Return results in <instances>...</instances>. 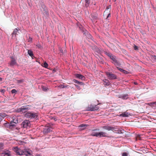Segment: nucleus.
I'll use <instances>...</instances> for the list:
<instances>
[{"label":"nucleus","instance_id":"obj_2","mask_svg":"<svg viewBox=\"0 0 156 156\" xmlns=\"http://www.w3.org/2000/svg\"><path fill=\"white\" fill-rule=\"evenodd\" d=\"M100 104H99L97 105H89L87 108L86 110L87 111H94L98 110L99 109V107L98 105Z\"/></svg>","mask_w":156,"mask_h":156},{"label":"nucleus","instance_id":"obj_22","mask_svg":"<svg viewBox=\"0 0 156 156\" xmlns=\"http://www.w3.org/2000/svg\"><path fill=\"white\" fill-rule=\"evenodd\" d=\"M80 29L81 30L82 32L84 34H86V30L81 25L79 27Z\"/></svg>","mask_w":156,"mask_h":156},{"label":"nucleus","instance_id":"obj_40","mask_svg":"<svg viewBox=\"0 0 156 156\" xmlns=\"http://www.w3.org/2000/svg\"><path fill=\"white\" fill-rule=\"evenodd\" d=\"M115 57V56H114V55H113L112 54H111V55L109 56L110 58L112 60L113 58H114Z\"/></svg>","mask_w":156,"mask_h":156},{"label":"nucleus","instance_id":"obj_29","mask_svg":"<svg viewBox=\"0 0 156 156\" xmlns=\"http://www.w3.org/2000/svg\"><path fill=\"white\" fill-rule=\"evenodd\" d=\"M148 105L151 106H155L156 105V102L150 103Z\"/></svg>","mask_w":156,"mask_h":156},{"label":"nucleus","instance_id":"obj_56","mask_svg":"<svg viewBox=\"0 0 156 156\" xmlns=\"http://www.w3.org/2000/svg\"><path fill=\"white\" fill-rule=\"evenodd\" d=\"M114 2H116V0H112Z\"/></svg>","mask_w":156,"mask_h":156},{"label":"nucleus","instance_id":"obj_49","mask_svg":"<svg viewBox=\"0 0 156 156\" xmlns=\"http://www.w3.org/2000/svg\"><path fill=\"white\" fill-rule=\"evenodd\" d=\"M32 38H31L30 37H29L28 41L29 42H31L32 41Z\"/></svg>","mask_w":156,"mask_h":156},{"label":"nucleus","instance_id":"obj_35","mask_svg":"<svg viewBox=\"0 0 156 156\" xmlns=\"http://www.w3.org/2000/svg\"><path fill=\"white\" fill-rule=\"evenodd\" d=\"M111 5H109V6H108L107 8H106V10L104 12V14H105V13H106V11H107L108 10V9H110L111 8Z\"/></svg>","mask_w":156,"mask_h":156},{"label":"nucleus","instance_id":"obj_53","mask_svg":"<svg viewBox=\"0 0 156 156\" xmlns=\"http://www.w3.org/2000/svg\"><path fill=\"white\" fill-rule=\"evenodd\" d=\"M2 78L0 77V81H2Z\"/></svg>","mask_w":156,"mask_h":156},{"label":"nucleus","instance_id":"obj_32","mask_svg":"<svg viewBox=\"0 0 156 156\" xmlns=\"http://www.w3.org/2000/svg\"><path fill=\"white\" fill-rule=\"evenodd\" d=\"M86 35L88 38L92 40V37L90 34L87 33Z\"/></svg>","mask_w":156,"mask_h":156},{"label":"nucleus","instance_id":"obj_17","mask_svg":"<svg viewBox=\"0 0 156 156\" xmlns=\"http://www.w3.org/2000/svg\"><path fill=\"white\" fill-rule=\"evenodd\" d=\"M75 76L76 77L82 80H84L85 78V77L83 75L79 74H76Z\"/></svg>","mask_w":156,"mask_h":156},{"label":"nucleus","instance_id":"obj_43","mask_svg":"<svg viewBox=\"0 0 156 156\" xmlns=\"http://www.w3.org/2000/svg\"><path fill=\"white\" fill-rule=\"evenodd\" d=\"M48 88L47 87H42V90L44 91H46Z\"/></svg>","mask_w":156,"mask_h":156},{"label":"nucleus","instance_id":"obj_16","mask_svg":"<svg viewBox=\"0 0 156 156\" xmlns=\"http://www.w3.org/2000/svg\"><path fill=\"white\" fill-rule=\"evenodd\" d=\"M103 81L104 82V84L105 87L108 86L111 84L109 81L107 79H105Z\"/></svg>","mask_w":156,"mask_h":156},{"label":"nucleus","instance_id":"obj_42","mask_svg":"<svg viewBox=\"0 0 156 156\" xmlns=\"http://www.w3.org/2000/svg\"><path fill=\"white\" fill-rule=\"evenodd\" d=\"M151 58H152L154 59L155 60V61H156V55H152Z\"/></svg>","mask_w":156,"mask_h":156},{"label":"nucleus","instance_id":"obj_34","mask_svg":"<svg viewBox=\"0 0 156 156\" xmlns=\"http://www.w3.org/2000/svg\"><path fill=\"white\" fill-rule=\"evenodd\" d=\"M48 66V63L46 62H45L43 64V66L45 68H47Z\"/></svg>","mask_w":156,"mask_h":156},{"label":"nucleus","instance_id":"obj_45","mask_svg":"<svg viewBox=\"0 0 156 156\" xmlns=\"http://www.w3.org/2000/svg\"><path fill=\"white\" fill-rule=\"evenodd\" d=\"M117 69L118 70H119L120 71H121V72H123V71L124 70V69H123L120 68H119L118 67H117Z\"/></svg>","mask_w":156,"mask_h":156},{"label":"nucleus","instance_id":"obj_52","mask_svg":"<svg viewBox=\"0 0 156 156\" xmlns=\"http://www.w3.org/2000/svg\"><path fill=\"white\" fill-rule=\"evenodd\" d=\"M75 86H76V87H77L78 88H79L80 87L78 85H75Z\"/></svg>","mask_w":156,"mask_h":156},{"label":"nucleus","instance_id":"obj_41","mask_svg":"<svg viewBox=\"0 0 156 156\" xmlns=\"http://www.w3.org/2000/svg\"><path fill=\"white\" fill-rule=\"evenodd\" d=\"M128 153L126 152H124L122 153V156H127Z\"/></svg>","mask_w":156,"mask_h":156},{"label":"nucleus","instance_id":"obj_48","mask_svg":"<svg viewBox=\"0 0 156 156\" xmlns=\"http://www.w3.org/2000/svg\"><path fill=\"white\" fill-rule=\"evenodd\" d=\"M5 91V90L4 89H1L0 90V92L2 93H4Z\"/></svg>","mask_w":156,"mask_h":156},{"label":"nucleus","instance_id":"obj_19","mask_svg":"<svg viewBox=\"0 0 156 156\" xmlns=\"http://www.w3.org/2000/svg\"><path fill=\"white\" fill-rule=\"evenodd\" d=\"M111 127L112 126H108V125H106V126H103L102 127V128L103 129H104L105 130H106L108 131H110L111 129Z\"/></svg>","mask_w":156,"mask_h":156},{"label":"nucleus","instance_id":"obj_30","mask_svg":"<svg viewBox=\"0 0 156 156\" xmlns=\"http://www.w3.org/2000/svg\"><path fill=\"white\" fill-rule=\"evenodd\" d=\"M91 17L92 19H91V20L93 22H94V20H96L97 18V16H94V15H92L91 16Z\"/></svg>","mask_w":156,"mask_h":156},{"label":"nucleus","instance_id":"obj_54","mask_svg":"<svg viewBox=\"0 0 156 156\" xmlns=\"http://www.w3.org/2000/svg\"><path fill=\"white\" fill-rule=\"evenodd\" d=\"M134 84L135 85H137V83L136 82H134Z\"/></svg>","mask_w":156,"mask_h":156},{"label":"nucleus","instance_id":"obj_27","mask_svg":"<svg viewBox=\"0 0 156 156\" xmlns=\"http://www.w3.org/2000/svg\"><path fill=\"white\" fill-rule=\"evenodd\" d=\"M6 114L4 113H0V120H2V118L5 116Z\"/></svg>","mask_w":156,"mask_h":156},{"label":"nucleus","instance_id":"obj_28","mask_svg":"<svg viewBox=\"0 0 156 156\" xmlns=\"http://www.w3.org/2000/svg\"><path fill=\"white\" fill-rule=\"evenodd\" d=\"M10 128H12V127L13 126H15L16 125L15 124V123L13 122V121H11L10 123Z\"/></svg>","mask_w":156,"mask_h":156},{"label":"nucleus","instance_id":"obj_46","mask_svg":"<svg viewBox=\"0 0 156 156\" xmlns=\"http://www.w3.org/2000/svg\"><path fill=\"white\" fill-rule=\"evenodd\" d=\"M134 49L135 50H138V47L136 46V45H134Z\"/></svg>","mask_w":156,"mask_h":156},{"label":"nucleus","instance_id":"obj_58","mask_svg":"<svg viewBox=\"0 0 156 156\" xmlns=\"http://www.w3.org/2000/svg\"><path fill=\"white\" fill-rule=\"evenodd\" d=\"M54 71H55V70H53V72H54Z\"/></svg>","mask_w":156,"mask_h":156},{"label":"nucleus","instance_id":"obj_11","mask_svg":"<svg viewBox=\"0 0 156 156\" xmlns=\"http://www.w3.org/2000/svg\"><path fill=\"white\" fill-rule=\"evenodd\" d=\"M119 98L124 100H126L129 98L128 94H122L119 95Z\"/></svg>","mask_w":156,"mask_h":156},{"label":"nucleus","instance_id":"obj_55","mask_svg":"<svg viewBox=\"0 0 156 156\" xmlns=\"http://www.w3.org/2000/svg\"><path fill=\"white\" fill-rule=\"evenodd\" d=\"M11 58L12 59V60L13 59V58H14V57L13 56H12L11 57Z\"/></svg>","mask_w":156,"mask_h":156},{"label":"nucleus","instance_id":"obj_51","mask_svg":"<svg viewBox=\"0 0 156 156\" xmlns=\"http://www.w3.org/2000/svg\"><path fill=\"white\" fill-rule=\"evenodd\" d=\"M62 87L63 88H66L67 87L66 86H65V85H62Z\"/></svg>","mask_w":156,"mask_h":156},{"label":"nucleus","instance_id":"obj_6","mask_svg":"<svg viewBox=\"0 0 156 156\" xmlns=\"http://www.w3.org/2000/svg\"><path fill=\"white\" fill-rule=\"evenodd\" d=\"M30 125V122L29 120H25L22 123L21 126L24 128H27L29 127Z\"/></svg>","mask_w":156,"mask_h":156},{"label":"nucleus","instance_id":"obj_10","mask_svg":"<svg viewBox=\"0 0 156 156\" xmlns=\"http://www.w3.org/2000/svg\"><path fill=\"white\" fill-rule=\"evenodd\" d=\"M19 28H16L14 29L13 32L12 34V37H16V35L18 34L17 33H19Z\"/></svg>","mask_w":156,"mask_h":156},{"label":"nucleus","instance_id":"obj_9","mask_svg":"<svg viewBox=\"0 0 156 156\" xmlns=\"http://www.w3.org/2000/svg\"><path fill=\"white\" fill-rule=\"evenodd\" d=\"M107 133L106 132H101L98 133V137H102L107 136Z\"/></svg>","mask_w":156,"mask_h":156},{"label":"nucleus","instance_id":"obj_31","mask_svg":"<svg viewBox=\"0 0 156 156\" xmlns=\"http://www.w3.org/2000/svg\"><path fill=\"white\" fill-rule=\"evenodd\" d=\"M111 130L113 132H115L117 130V129H118L117 128L115 127H111Z\"/></svg>","mask_w":156,"mask_h":156},{"label":"nucleus","instance_id":"obj_47","mask_svg":"<svg viewBox=\"0 0 156 156\" xmlns=\"http://www.w3.org/2000/svg\"><path fill=\"white\" fill-rule=\"evenodd\" d=\"M122 73L125 74H127L129 72L125 70H124Z\"/></svg>","mask_w":156,"mask_h":156},{"label":"nucleus","instance_id":"obj_5","mask_svg":"<svg viewBox=\"0 0 156 156\" xmlns=\"http://www.w3.org/2000/svg\"><path fill=\"white\" fill-rule=\"evenodd\" d=\"M30 109V106L29 105H25L22 106L20 108L19 111L22 112H25Z\"/></svg>","mask_w":156,"mask_h":156},{"label":"nucleus","instance_id":"obj_44","mask_svg":"<svg viewBox=\"0 0 156 156\" xmlns=\"http://www.w3.org/2000/svg\"><path fill=\"white\" fill-rule=\"evenodd\" d=\"M109 12H108V15L107 16L106 19H107L109 17L111 16V13H110V10L109 11Z\"/></svg>","mask_w":156,"mask_h":156},{"label":"nucleus","instance_id":"obj_14","mask_svg":"<svg viewBox=\"0 0 156 156\" xmlns=\"http://www.w3.org/2000/svg\"><path fill=\"white\" fill-rule=\"evenodd\" d=\"M98 132L96 130H94L92 131L90 135L93 136L98 137Z\"/></svg>","mask_w":156,"mask_h":156},{"label":"nucleus","instance_id":"obj_8","mask_svg":"<svg viewBox=\"0 0 156 156\" xmlns=\"http://www.w3.org/2000/svg\"><path fill=\"white\" fill-rule=\"evenodd\" d=\"M13 150L17 154L20 155H22V151H21L18 147H15L14 148Z\"/></svg>","mask_w":156,"mask_h":156},{"label":"nucleus","instance_id":"obj_12","mask_svg":"<svg viewBox=\"0 0 156 156\" xmlns=\"http://www.w3.org/2000/svg\"><path fill=\"white\" fill-rule=\"evenodd\" d=\"M112 60L113 61V62H112V63H114L115 65L118 66H120L121 64L119 62L117 61L116 58V57L115 56L114 57V58H113L112 59Z\"/></svg>","mask_w":156,"mask_h":156},{"label":"nucleus","instance_id":"obj_50","mask_svg":"<svg viewBox=\"0 0 156 156\" xmlns=\"http://www.w3.org/2000/svg\"><path fill=\"white\" fill-rule=\"evenodd\" d=\"M37 46V47H38V48H40L41 47V45L38 44H37V45H36Z\"/></svg>","mask_w":156,"mask_h":156},{"label":"nucleus","instance_id":"obj_23","mask_svg":"<svg viewBox=\"0 0 156 156\" xmlns=\"http://www.w3.org/2000/svg\"><path fill=\"white\" fill-rule=\"evenodd\" d=\"M28 53L29 54V55L32 58L33 56H34V54L33 51L31 50H28Z\"/></svg>","mask_w":156,"mask_h":156},{"label":"nucleus","instance_id":"obj_33","mask_svg":"<svg viewBox=\"0 0 156 156\" xmlns=\"http://www.w3.org/2000/svg\"><path fill=\"white\" fill-rule=\"evenodd\" d=\"M104 53L108 57L112 54L109 52L107 51H104Z\"/></svg>","mask_w":156,"mask_h":156},{"label":"nucleus","instance_id":"obj_20","mask_svg":"<svg viewBox=\"0 0 156 156\" xmlns=\"http://www.w3.org/2000/svg\"><path fill=\"white\" fill-rule=\"evenodd\" d=\"M17 64L16 62V61L14 58H13V59L11 61V62L10 63V65L11 66H13L14 65H16Z\"/></svg>","mask_w":156,"mask_h":156},{"label":"nucleus","instance_id":"obj_4","mask_svg":"<svg viewBox=\"0 0 156 156\" xmlns=\"http://www.w3.org/2000/svg\"><path fill=\"white\" fill-rule=\"evenodd\" d=\"M51 127L50 124L46 125L43 128V133L44 134H47L52 131Z\"/></svg>","mask_w":156,"mask_h":156},{"label":"nucleus","instance_id":"obj_13","mask_svg":"<svg viewBox=\"0 0 156 156\" xmlns=\"http://www.w3.org/2000/svg\"><path fill=\"white\" fill-rule=\"evenodd\" d=\"M130 115V114L128 112H124L122 113L119 114V116L122 117H127L129 116V115Z\"/></svg>","mask_w":156,"mask_h":156},{"label":"nucleus","instance_id":"obj_21","mask_svg":"<svg viewBox=\"0 0 156 156\" xmlns=\"http://www.w3.org/2000/svg\"><path fill=\"white\" fill-rule=\"evenodd\" d=\"M41 11H44L47 9L45 5L44 4L41 5Z\"/></svg>","mask_w":156,"mask_h":156},{"label":"nucleus","instance_id":"obj_3","mask_svg":"<svg viewBox=\"0 0 156 156\" xmlns=\"http://www.w3.org/2000/svg\"><path fill=\"white\" fill-rule=\"evenodd\" d=\"M105 73L108 78L110 80H112L117 79L116 75L111 72H105Z\"/></svg>","mask_w":156,"mask_h":156},{"label":"nucleus","instance_id":"obj_57","mask_svg":"<svg viewBox=\"0 0 156 156\" xmlns=\"http://www.w3.org/2000/svg\"><path fill=\"white\" fill-rule=\"evenodd\" d=\"M37 156H40V154H38L37 155Z\"/></svg>","mask_w":156,"mask_h":156},{"label":"nucleus","instance_id":"obj_18","mask_svg":"<svg viewBox=\"0 0 156 156\" xmlns=\"http://www.w3.org/2000/svg\"><path fill=\"white\" fill-rule=\"evenodd\" d=\"M88 126V125L87 124H81L79 126V127L81 128L80 129L81 130H83L84 129Z\"/></svg>","mask_w":156,"mask_h":156},{"label":"nucleus","instance_id":"obj_39","mask_svg":"<svg viewBox=\"0 0 156 156\" xmlns=\"http://www.w3.org/2000/svg\"><path fill=\"white\" fill-rule=\"evenodd\" d=\"M17 83H21L23 82L24 81L23 80H17Z\"/></svg>","mask_w":156,"mask_h":156},{"label":"nucleus","instance_id":"obj_25","mask_svg":"<svg viewBox=\"0 0 156 156\" xmlns=\"http://www.w3.org/2000/svg\"><path fill=\"white\" fill-rule=\"evenodd\" d=\"M44 12L43 14L46 17H48V16L49 14L48 12H47V10L44 11Z\"/></svg>","mask_w":156,"mask_h":156},{"label":"nucleus","instance_id":"obj_38","mask_svg":"<svg viewBox=\"0 0 156 156\" xmlns=\"http://www.w3.org/2000/svg\"><path fill=\"white\" fill-rule=\"evenodd\" d=\"M4 125L5 126L7 127H9L10 128V124L9 123H5L4 124Z\"/></svg>","mask_w":156,"mask_h":156},{"label":"nucleus","instance_id":"obj_36","mask_svg":"<svg viewBox=\"0 0 156 156\" xmlns=\"http://www.w3.org/2000/svg\"><path fill=\"white\" fill-rule=\"evenodd\" d=\"M4 145L3 144H0V151L3 149Z\"/></svg>","mask_w":156,"mask_h":156},{"label":"nucleus","instance_id":"obj_26","mask_svg":"<svg viewBox=\"0 0 156 156\" xmlns=\"http://www.w3.org/2000/svg\"><path fill=\"white\" fill-rule=\"evenodd\" d=\"M124 131L123 129H118L115 132V133L119 134L122 133H123Z\"/></svg>","mask_w":156,"mask_h":156},{"label":"nucleus","instance_id":"obj_24","mask_svg":"<svg viewBox=\"0 0 156 156\" xmlns=\"http://www.w3.org/2000/svg\"><path fill=\"white\" fill-rule=\"evenodd\" d=\"M73 81L74 83H76L79 84L81 85H82L83 84V82H79L78 81L75 79H74L73 80Z\"/></svg>","mask_w":156,"mask_h":156},{"label":"nucleus","instance_id":"obj_1","mask_svg":"<svg viewBox=\"0 0 156 156\" xmlns=\"http://www.w3.org/2000/svg\"><path fill=\"white\" fill-rule=\"evenodd\" d=\"M25 116L28 118L37 119L38 114L37 113L32 112H28L25 114Z\"/></svg>","mask_w":156,"mask_h":156},{"label":"nucleus","instance_id":"obj_7","mask_svg":"<svg viewBox=\"0 0 156 156\" xmlns=\"http://www.w3.org/2000/svg\"><path fill=\"white\" fill-rule=\"evenodd\" d=\"M22 155H25L27 156H33L31 151L24 150L22 151Z\"/></svg>","mask_w":156,"mask_h":156},{"label":"nucleus","instance_id":"obj_37","mask_svg":"<svg viewBox=\"0 0 156 156\" xmlns=\"http://www.w3.org/2000/svg\"><path fill=\"white\" fill-rule=\"evenodd\" d=\"M11 92L12 94H15L17 93V91L16 90L14 89L11 90Z\"/></svg>","mask_w":156,"mask_h":156},{"label":"nucleus","instance_id":"obj_15","mask_svg":"<svg viewBox=\"0 0 156 156\" xmlns=\"http://www.w3.org/2000/svg\"><path fill=\"white\" fill-rule=\"evenodd\" d=\"M2 154L4 156H11V152L9 150L4 151L2 153Z\"/></svg>","mask_w":156,"mask_h":156}]
</instances>
